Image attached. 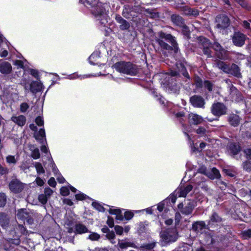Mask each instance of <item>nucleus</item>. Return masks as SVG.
<instances>
[{"mask_svg": "<svg viewBox=\"0 0 251 251\" xmlns=\"http://www.w3.org/2000/svg\"><path fill=\"white\" fill-rule=\"evenodd\" d=\"M85 5H90L92 7V13L96 20L102 25H105L108 22V14L103 4L98 0H84Z\"/></svg>", "mask_w": 251, "mask_h": 251, "instance_id": "nucleus-1", "label": "nucleus"}, {"mask_svg": "<svg viewBox=\"0 0 251 251\" xmlns=\"http://www.w3.org/2000/svg\"><path fill=\"white\" fill-rule=\"evenodd\" d=\"M156 41L163 49L169 50H173L175 52H176L178 50L176 41L170 34H166L162 32H158Z\"/></svg>", "mask_w": 251, "mask_h": 251, "instance_id": "nucleus-2", "label": "nucleus"}, {"mask_svg": "<svg viewBox=\"0 0 251 251\" xmlns=\"http://www.w3.org/2000/svg\"><path fill=\"white\" fill-rule=\"evenodd\" d=\"M113 67L121 73L129 75H135L137 73L135 66L130 62H119L115 63Z\"/></svg>", "mask_w": 251, "mask_h": 251, "instance_id": "nucleus-3", "label": "nucleus"}, {"mask_svg": "<svg viewBox=\"0 0 251 251\" xmlns=\"http://www.w3.org/2000/svg\"><path fill=\"white\" fill-rule=\"evenodd\" d=\"M160 235L165 242H173L177 238V232L176 228L168 229L161 232Z\"/></svg>", "mask_w": 251, "mask_h": 251, "instance_id": "nucleus-4", "label": "nucleus"}, {"mask_svg": "<svg viewBox=\"0 0 251 251\" xmlns=\"http://www.w3.org/2000/svg\"><path fill=\"white\" fill-rule=\"evenodd\" d=\"M226 106L221 102L214 103L211 107L212 113L217 116H220L225 114L226 112Z\"/></svg>", "mask_w": 251, "mask_h": 251, "instance_id": "nucleus-5", "label": "nucleus"}, {"mask_svg": "<svg viewBox=\"0 0 251 251\" xmlns=\"http://www.w3.org/2000/svg\"><path fill=\"white\" fill-rule=\"evenodd\" d=\"M30 128L34 131V137L35 139L39 141L41 143H43L45 139V131L44 128H41L39 131L37 132V127L34 124H31L29 126Z\"/></svg>", "mask_w": 251, "mask_h": 251, "instance_id": "nucleus-6", "label": "nucleus"}, {"mask_svg": "<svg viewBox=\"0 0 251 251\" xmlns=\"http://www.w3.org/2000/svg\"><path fill=\"white\" fill-rule=\"evenodd\" d=\"M247 37L244 34L236 32L234 33L232 37V41L234 45L238 47H241L245 44Z\"/></svg>", "mask_w": 251, "mask_h": 251, "instance_id": "nucleus-7", "label": "nucleus"}, {"mask_svg": "<svg viewBox=\"0 0 251 251\" xmlns=\"http://www.w3.org/2000/svg\"><path fill=\"white\" fill-rule=\"evenodd\" d=\"M192 185L190 184L185 186H180L176 189L174 194L178 197H185L187 194L192 191Z\"/></svg>", "mask_w": 251, "mask_h": 251, "instance_id": "nucleus-8", "label": "nucleus"}, {"mask_svg": "<svg viewBox=\"0 0 251 251\" xmlns=\"http://www.w3.org/2000/svg\"><path fill=\"white\" fill-rule=\"evenodd\" d=\"M191 104L198 108H203L205 102L202 97L198 95H194L190 98V99Z\"/></svg>", "mask_w": 251, "mask_h": 251, "instance_id": "nucleus-9", "label": "nucleus"}, {"mask_svg": "<svg viewBox=\"0 0 251 251\" xmlns=\"http://www.w3.org/2000/svg\"><path fill=\"white\" fill-rule=\"evenodd\" d=\"M216 27L219 29L227 27L229 25V19L225 15H220L216 18Z\"/></svg>", "mask_w": 251, "mask_h": 251, "instance_id": "nucleus-10", "label": "nucleus"}, {"mask_svg": "<svg viewBox=\"0 0 251 251\" xmlns=\"http://www.w3.org/2000/svg\"><path fill=\"white\" fill-rule=\"evenodd\" d=\"M198 40L200 44L203 47V51L205 55H207L208 56H211L210 50L209 49V48L211 46V43H210L209 41L203 37H199Z\"/></svg>", "mask_w": 251, "mask_h": 251, "instance_id": "nucleus-11", "label": "nucleus"}, {"mask_svg": "<svg viewBox=\"0 0 251 251\" xmlns=\"http://www.w3.org/2000/svg\"><path fill=\"white\" fill-rule=\"evenodd\" d=\"M9 186L10 190L15 193L21 192L24 188V184L17 179L11 181Z\"/></svg>", "mask_w": 251, "mask_h": 251, "instance_id": "nucleus-12", "label": "nucleus"}, {"mask_svg": "<svg viewBox=\"0 0 251 251\" xmlns=\"http://www.w3.org/2000/svg\"><path fill=\"white\" fill-rule=\"evenodd\" d=\"M116 22L120 25V28L122 30H127L130 27L128 22L124 19L120 15H116L115 16Z\"/></svg>", "mask_w": 251, "mask_h": 251, "instance_id": "nucleus-13", "label": "nucleus"}, {"mask_svg": "<svg viewBox=\"0 0 251 251\" xmlns=\"http://www.w3.org/2000/svg\"><path fill=\"white\" fill-rule=\"evenodd\" d=\"M188 118L190 122L194 125L200 124L203 121V119L201 116L193 113L189 114Z\"/></svg>", "mask_w": 251, "mask_h": 251, "instance_id": "nucleus-14", "label": "nucleus"}, {"mask_svg": "<svg viewBox=\"0 0 251 251\" xmlns=\"http://www.w3.org/2000/svg\"><path fill=\"white\" fill-rule=\"evenodd\" d=\"M12 71L11 64L7 62L0 63V72L3 74H8Z\"/></svg>", "mask_w": 251, "mask_h": 251, "instance_id": "nucleus-15", "label": "nucleus"}, {"mask_svg": "<svg viewBox=\"0 0 251 251\" xmlns=\"http://www.w3.org/2000/svg\"><path fill=\"white\" fill-rule=\"evenodd\" d=\"M89 232L87 227L83 224L78 223L75 224V227L74 233L75 234H81Z\"/></svg>", "mask_w": 251, "mask_h": 251, "instance_id": "nucleus-16", "label": "nucleus"}, {"mask_svg": "<svg viewBox=\"0 0 251 251\" xmlns=\"http://www.w3.org/2000/svg\"><path fill=\"white\" fill-rule=\"evenodd\" d=\"M11 120L20 126H24L26 122V118L23 115L13 116L11 118Z\"/></svg>", "mask_w": 251, "mask_h": 251, "instance_id": "nucleus-17", "label": "nucleus"}, {"mask_svg": "<svg viewBox=\"0 0 251 251\" xmlns=\"http://www.w3.org/2000/svg\"><path fill=\"white\" fill-rule=\"evenodd\" d=\"M206 228V225L203 221H199L194 223L192 226V229L193 230L201 233L203 230Z\"/></svg>", "mask_w": 251, "mask_h": 251, "instance_id": "nucleus-18", "label": "nucleus"}, {"mask_svg": "<svg viewBox=\"0 0 251 251\" xmlns=\"http://www.w3.org/2000/svg\"><path fill=\"white\" fill-rule=\"evenodd\" d=\"M195 205L193 202L189 201L187 205L185 206L182 209L180 210V212L184 215H190L193 211Z\"/></svg>", "mask_w": 251, "mask_h": 251, "instance_id": "nucleus-19", "label": "nucleus"}, {"mask_svg": "<svg viewBox=\"0 0 251 251\" xmlns=\"http://www.w3.org/2000/svg\"><path fill=\"white\" fill-rule=\"evenodd\" d=\"M215 66L216 67H217L226 73L228 74V73L229 72V69L230 67L229 65L223 61H217Z\"/></svg>", "mask_w": 251, "mask_h": 251, "instance_id": "nucleus-20", "label": "nucleus"}, {"mask_svg": "<svg viewBox=\"0 0 251 251\" xmlns=\"http://www.w3.org/2000/svg\"><path fill=\"white\" fill-rule=\"evenodd\" d=\"M42 84L38 81H33L30 84V90L32 93H37L42 89Z\"/></svg>", "mask_w": 251, "mask_h": 251, "instance_id": "nucleus-21", "label": "nucleus"}, {"mask_svg": "<svg viewBox=\"0 0 251 251\" xmlns=\"http://www.w3.org/2000/svg\"><path fill=\"white\" fill-rule=\"evenodd\" d=\"M228 74L232 75L237 77H240L241 76L239 67L234 64H233L230 66L229 72H228Z\"/></svg>", "mask_w": 251, "mask_h": 251, "instance_id": "nucleus-22", "label": "nucleus"}, {"mask_svg": "<svg viewBox=\"0 0 251 251\" xmlns=\"http://www.w3.org/2000/svg\"><path fill=\"white\" fill-rule=\"evenodd\" d=\"M206 173V175L210 179H213L215 178H220L221 175L219 171L215 168H213L210 172Z\"/></svg>", "mask_w": 251, "mask_h": 251, "instance_id": "nucleus-23", "label": "nucleus"}, {"mask_svg": "<svg viewBox=\"0 0 251 251\" xmlns=\"http://www.w3.org/2000/svg\"><path fill=\"white\" fill-rule=\"evenodd\" d=\"M221 221L222 218L216 213L214 212L210 217L208 224L213 226L215 224L220 223Z\"/></svg>", "mask_w": 251, "mask_h": 251, "instance_id": "nucleus-24", "label": "nucleus"}, {"mask_svg": "<svg viewBox=\"0 0 251 251\" xmlns=\"http://www.w3.org/2000/svg\"><path fill=\"white\" fill-rule=\"evenodd\" d=\"M28 213L25 209H21L18 210L17 213V217L19 219L25 220V219L28 218Z\"/></svg>", "mask_w": 251, "mask_h": 251, "instance_id": "nucleus-25", "label": "nucleus"}, {"mask_svg": "<svg viewBox=\"0 0 251 251\" xmlns=\"http://www.w3.org/2000/svg\"><path fill=\"white\" fill-rule=\"evenodd\" d=\"M118 245L121 249H125L127 247L138 248V247L134 243L128 241H120L118 243Z\"/></svg>", "mask_w": 251, "mask_h": 251, "instance_id": "nucleus-26", "label": "nucleus"}, {"mask_svg": "<svg viewBox=\"0 0 251 251\" xmlns=\"http://www.w3.org/2000/svg\"><path fill=\"white\" fill-rule=\"evenodd\" d=\"M172 21L176 25L181 26L184 25L182 17L177 15H173L171 17Z\"/></svg>", "mask_w": 251, "mask_h": 251, "instance_id": "nucleus-27", "label": "nucleus"}, {"mask_svg": "<svg viewBox=\"0 0 251 251\" xmlns=\"http://www.w3.org/2000/svg\"><path fill=\"white\" fill-rule=\"evenodd\" d=\"M216 55L221 59L226 60L229 58L228 52L223 48L218 50L216 52Z\"/></svg>", "mask_w": 251, "mask_h": 251, "instance_id": "nucleus-28", "label": "nucleus"}, {"mask_svg": "<svg viewBox=\"0 0 251 251\" xmlns=\"http://www.w3.org/2000/svg\"><path fill=\"white\" fill-rule=\"evenodd\" d=\"M132 11V8L129 5H125L122 12L123 16L126 19L130 18L131 13Z\"/></svg>", "mask_w": 251, "mask_h": 251, "instance_id": "nucleus-29", "label": "nucleus"}, {"mask_svg": "<svg viewBox=\"0 0 251 251\" xmlns=\"http://www.w3.org/2000/svg\"><path fill=\"white\" fill-rule=\"evenodd\" d=\"M183 12L187 15L197 16L199 14L198 10L187 6L183 7Z\"/></svg>", "mask_w": 251, "mask_h": 251, "instance_id": "nucleus-30", "label": "nucleus"}, {"mask_svg": "<svg viewBox=\"0 0 251 251\" xmlns=\"http://www.w3.org/2000/svg\"><path fill=\"white\" fill-rule=\"evenodd\" d=\"M240 121V118L237 115H232L229 118V122L230 124L234 126H237L239 125Z\"/></svg>", "mask_w": 251, "mask_h": 251, "instance_id": "nucleus-31", "label": "nucleus"}, {"mask_svg": "<svg viewBox=\"0 0 251 251\" xmlns=\"http://www.w3.org/2000/svg\"><path fill=\"white\" fill-rule=\"evenodd\" d=\"M229 149L231 153L233 155H235L240 151L241 148L238 144L231 143L229 145Z\"/></svg>", "mask_w": 251, "mask_h": 251, "instance_id": "nucleus-32", "label": "nucleus"}, {"mask_svg": "<svg viewBox=\"0 0 251 251\" xmlns=\"http://www.w3.org/2000/svg\"><path fill=\"white\" fill-rule=\"evenodd\" d=\"M33 165L36 169L37 173L38 175H40V174L45 173V169H44L42 165L40 163L35 162L34 163Z\"/></svg>", "mask_w": 251, "mask_h": 251, "instance_id": "nucleus-33", "label": "nucleus"}, {"mask_svg": "<svg viewBox=\"0 0 251 251\" xmlns=\"http://www.w3.org/2000/svg\"><path fill=\"white\" fill-rule=\"evenodd\" d=\"M176 67L178 72L182 73L185 76H187L188 75V74L185 72V68L182 63H177Z\"/></svg>", "mask_w": 251, "mask_h": 251, "instance_id": "nucleus-34", "label": "nucleus"}, {"mask_svg": "<svg viewBox=\"0 0 251 251\" xmlns=\"http://www.w3.org/2000/svg\"><path fill=\"white\" fill-rule=\"evenodd\" d=\"M18 158L13 155H8L6 157V162L9 164H15Z\"/></svg>", "mask_w": 251, "mask_h": 251, "instance_id": "nucleus-35", "label": "nucleus"}, {"mask_svg": "<svg viewBox=\"0 0 251 251\" xmlns=\"http://www.w3.org/2000/svg\"><path fill=\"white\" fill-rule=\"evenodd\" d=\"M100 57L99 53L98 52L93 53L89 58V62L92 64H94L93 61H96L97 58Z\"/></svg>", "mask_w": 251, "mask_h": 251, "instance_id": "nucleus-36", "label": "nucleus"}, {"mask_svg": "<svg viewBox=\"0 0 251 251\" xmlns=\"http://www.w3.org/2000/svg\"><path fill=\"white\" fill-rule=\"evenodd\" d=\"M31 156L34 159L39 158L40 156V153L39 149L36 148L32 150Z\"/></svg>", "mask_w": 251, "mask_h": 251, "instance_id": "nucleus-37", "label": "nucleus"}, {"mask_svg": "<svg viewBox=\"0 0 251 251\" xmlns=\"http://www.w3.org/2000/svg\"><path fill=\"white\" fill-rule=\"evenodd\" d=\"M155 243L152 242L151 243L145 244L142 245L140 248L146 249L147 250H151L155 246Z\"/></svg>", "mask_w": 251, "mask_h": 251, "instance_id": "nucleus-38", "label": "nucleus"}, {"mask_svg": "<svg viewBox=\"0 0 251 251\" xmlns=\"http://www.w3.org/2000/svg\"><path fill=\"white\" fill-rule=\"evenodd\" d=\"M48 198L44 194H41L38 196L39 201L43 204L47 203Z\"/></svg>", "mask_w": 251, "mask_h": 251, "instance_id": "nucleus-39", "label": "nucleus"}, {"mask_svg": "<svg viewBox=\"0 0 251 251\" xmlns=\"http://www.w3.org/2000/svg\"><path fill=\"white\" fill-rule=\"evenodd\" d=\"M92 205L94 207V208L98 210L99 211H104V208L100 203L96 202H93Z\"/></svg>", "mask_w": 251, "mask_h": 251, "instance_id": "nucleus-40", "label": "nucleus"}, {"mask_svg": "<svg viewBox=\"0 0 251 251\" xmlns=\"http://www.w3.org/2000/svg\"><path fill=\"white\" fill-rule=\"evenodd\" d=\"M100 238V235L95 232L92 233L88 236V238L92 241L98 240Z\"/></svg>", "mask_w": 251, "mask_h": 251, "instance_id": "nucleus-41", "label": "nucleus"}, {"mask_svg": "<svg viewBox=\"0 0 251 251\" xmlns=\"http://www.w3.org/2000/svg\"><path fill=\"white\" fill-rule=\"evenodd\" d=\"M6 203V197L4 194L0 193V207L3 206Z\"/></svg>", "mask_w": 251, "mask_h": 251, "instance_id": "nucleus-42", "label": "nucleus"}, {"mask_svg": "<svg viewBox=\"0 0 251 251\" xmlns=\"http://www.w3.org/2000/svg\"><path fill=\"white\" fill-rule=\"evenodd\" d=\"M134 216L133 212L131 211H127L125 212L124 216L126 220H129L131 219Z\"/></svg>", "mask_w": 251, "mask_h": 251, "instance_id": "nucleus-43", "label": "nucleus"}, {"mask_svg": "<svg viewBox=\"0 0 251 251\" xmlns=\"http://www.w3.org/2000/svg\"><path fill=\"white\" fill-rule=\"evenodd\" d=\"M29 108V105L27 103L23 102L20 105V111L21 112H25Z\"/></svg>", "mask_w": 251, "mask_h": 251, "instance_id": "nucleus-44", "label": "nucleus"}, {"mask_svg": "<svg viewBox=\"0 0 251 251\" xmlns=\"http://www.w3.org/2000/svg\"><path fill=\"white\" fill-rule=\"evenodd\" d=\"M53 193V191L50 188L47 187L45 189L44 195L47 196V198L49 199Z\"/></svg>", "mask_w": 251, "mask_h": 251, "instance_id": "nucleus-45", "label": "nucleus"}, {"mask_svg": "<svg viewBox=\"0 0 251 251\" xmlns=\"http://www.w3.org/2000/svg\"><path fill=\"white\" fill-rule=\"evenodd\" d=\"M60 193L62 196H66L69 195V190L66 187H62L60 189Z\"/></svg>", "mask_w": 251, "mask_h": 251, "instance_id": "nucleus-46", "label": "nucleus"}, {"mask_svg": "<svg viewBox=\"0 0 251 251\" xmlns=\"http://www.w3.org/2000/svg\"><path fill=\"white\" fill-rule=\"evenodd\" d=\"M244 169L248 172L251 171V163L248 161H246L243 163Z\"/></svg>", "mask_w": 251, "mask_h": 251, "instance_id": "nucleus-47", "label": "nucleus"}, {"mask_svg": "<svg viewBox=\"0 0 251 251\" xmlns=\"http://www.w3.org/2000/svg\"><path fill=\"white\" fill-rule=\"evenodd\" d=\"M114 228L117 234L121 235L123 234L124 228L122 226H116Z\"/></svg>", "mask_w": 251, "mask_h": 251, "instance_id": "nucleus-48", "label": "nucleus"}, {"mask_svg": "<svg viewBox=\"0 0 251 251\" xmlns=\"http://www.w3.org/2000/svg\"><path fill=\"white\" fill-rule=\"evenodd\" d=\"M75 199L77 200L82 201L86 198V195L83 193H79L75 195Z\"/></svg>", "mask_w": 251, "mask_h": 251, "instance_id": "nucleus-49", "label": "nucleus"}, {"mask_svg": "<svg viewBox=\"0 0 251 251\" xmlns=\"http://www.w3.org/2000/svg\"><path fill=\"white\" fill-rule=\"evenodd\" d=\"M203 86L205 88H207L208 91H211L212 90V84L208 81H204L203 82Z\"/></svg>", "mask_w": 251, "mask_h": 251, "instance_id": "nucleus-50", "label": "nucleus"}, {"mask_svg": "<svg viewBox=\"0 0 251 251\" xmlns=\"http://www.w3.org/2000/svg\"><path fill=\"white\" fill-rule=\"evenodd\" d=\"M89 77H90V75H84L78 76L77 75L74 74L72 76H70L69 78L71 79H75L78 77H80V79H82Z\"/></svg>", "mask_w": 251, "mask_h": 251, "instance_id": "nucleus-51", "label": "nucleus"}, {"mask_svg": "<svg viewBox=\"0 0 251 251\" xmlns=\"http://www.w3.org/2000/svg\"><path fill=\"white\" fill-rule=\"evenodd\" d=\"M35 123L39 126H42L44 125V120L42 117L39 116L35 119Z\"/></svg>", "mask_w": 251, "mask_h": 251, "instance_id": "nucleus-52", "label": "nucleus"}, {"mask_svg": "<svg viewBox=\"0 0 251 251\" xmlns=\"http://www.w3.org/2000/svg\"><path fill=\"white\" fill-rule=\"evenodd\" d=\"M35 182L39 186H42L45 183L44 180L38 176L36 177Z\"/></svg>", "mask_w": 251, "mask_h": 251, "instance_id": "nucleus-53", "label": "nucleus"}, {"mask_svg": "<svg viewBox=\"0 0 251 251\" xmlns=\"http://www.w3.org/2000/svg\"><path fill=\"white\" fill-rule=\"evenodd\" d=\"M195 83L197 87H201L203 85V82L200 78H197L195 80Z\"/></svg>", "mask_w": 251, "mask_h": 251, "instance_id": "nucleus-54", "label": "nucleus"}, {"mask_svg": "<svg viewBox=\"0 0 251 251\" xmlns=\"http://www.w3.org/2000/svg\"><path fill=\"white\" fill-rule=\"evenodd\" d=\"M238 2L243 7L247 9H250V6H248L244 0H239Z\"/></svg>", "mask_w": 251, "mask_h": 251, "instance_id": "nucleus-55", "label": "nucleus"}, {"mask_svg": "<svg viewBox=\"0 0 251 251\" xmlns=\"http://www.w3.org/2000/svg\"><path fill=\"white\" fill-rule=\"evenodd\" d=\"M206 130L204 128L202 127H200L196 130V132L198 134H200L201 135H204L205 133Z\"/></svg>", "mask_w": 251, "mask_h": 251, "instance_id": "nucleus-56", "label": "nucleus"}, {"mask_svg": "<svg viewBox=\"0 0 251 251\" xmlns=\"http://www.w3.org/2000/svg\"><path fill=\"white\" fill-rule=\"evenodd\" d=\"M106 236L108 239L110 240L114 239L115 237V235L113 231H108Z\"/></svg>", "mask_w": 251, "mask_h": 251, "instance_id": "nucleus-57", "label": "nucleus"}, {"mask_svg": "<svg viewBox=\"0 0 251 251\" xmlns=\"http://www.w3.org/2000/svg\"><path fill=\"white\" fill-rule=\"evenodd\" d=\"M213 48L217 52L218 50H221L222 47L218 42H215L213 45Z\"/></svg>", "mask_w": 251, "mask_h": 251, "instance_id": "nucleus-58", "label": "nucleus"}, {"mask_svg": "<svg viewBox=\"0 0 251 251\" xmlns=\"http://www.w3.org/2000/svg\"><path fill=\"white\" fill-rule=\"evenodd\" d=\"M48 184L51 187H54L56 184L54 178H53V177L50 178V179L48 180Z\"/></svg>", "mask_w": 251, "mask_h": 251, "instance_id": "nucleus-59", "label": "nucleus"}, {"mask_svg": "<svg viewBox=\"0 0 251 251\" xmlns=\"http://www.w3.org/2000/svg\"><path fill=\"white\" fill-rule=\"evenodd\" d=\"M14 65L19 68H22L24 67V62L23 61L16 60L14 62Z\"/></svg>", "mask_w": 251, "mask_h": 251, "instance_id": "nucleus-60", "label": "nucleus"}, {"mask_svg": "<svg viewBox=\"0 0 251 251\" xmlns=\"http://www.w3.org/2000/svg\"><path fill=\"white\" fill-rule=\"evenodd\" d=\"M181 218V216L180 213L178 212L176 213L175 215V222L176 224H178L179 223Z\"/></svg>", "mask_w": 251, "mask_h": 251, "instance_id": "nucleus-61", "label": "nucleus"}, {"mask_svg": "<svg viewBox=\"0 0 251 251\" xmlns=\"http://www.w3.org/2000/svg\"><path fill=\"white\" fill-rule=\"evenodd\" d=\"M107 224L110 227H112L114 226L113 219L108 217L107 221Z\"/></svg>", "mask_w": 251, "mask_h": 251, "instance_id": "nucleus-62", "label": "nucleus"}, {"mask_svg": "<svg viewBox=\"0 0 251 251\" xmlns=\"http://www.w3.org/2000/svg\"><path fill=\"white\" fill-rule=\"evenodd\" d=\"M56 178L58 182L60 183H63L65 181L64 178L59 174H58V176H56Z\"/></svg>", "mask_w": 251, "mask_h": 251, "instance_id": "nucleus-63", "label": "nucleus"}, {"mask_svg": "<svg viewBox=\"0 0 251 251\" xmlns=\"http://www.w3.org/2000/svg\"><path fill=\"white\" fill-rule=\"evenodd\" d=\"M245 153L248 158L251 159V149H248L244 151Z\"/></svg>", "mask_w": 251, "mask_h": 251, "instance_id": "nucleus-64", "label": "nucleus"}]
</instances>
